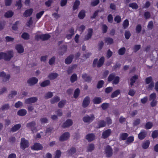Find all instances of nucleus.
Here are the masks:
<instances>
[{
  "label": "nucleus",
  "instance_id": "37998d69",
  "mask_svg": "<svg viewBox=\"0 0 158 158\" xmlns=\"http://www.w3.org/2000/svg\"><path fill=\"white\" fill-rule=\"evenodd\" d=\"M23 105V103L20 101H18L15 104V107L19 108L22 107Z\"/></svg>",
  "mask_w": 158,
  "mask_h": 158
},
{
  "label": "nucleus",
  "instance_id": "de8ad7c7",
  "mask_svg": "<svg viewBox=\"0 0 158 158\" xmlns=\"http://www.w3.org/2000/svg\"><path fill=\"white\" fill-rule=\"evenodd\" d=\"M127 136L128 135L126 133H123L120 135V138L123 140L126 139Z\"/></svg>",
  "mask_w": 158,
  "mask_h": 158
},
{
  "label": "nucleus",
  "instance_id": "cd10ccee",
  "mask_svg": "<svg viewBox=\"0 0 158 158\" xmlns=\"http://www.w3.org/2000/svg\"><path fill=\"white\" fill-rule=\"evenodd\" d=\"M138 76L135 75L133 77L130 79V85L132 86L134 83L135 82L136 79L138 78Z\"/></svg>",
  "mask_w": 158,
  "mask_h": 158
},
{
  "label": "nucleus",
  "instance_id": "69168bd1",
  "mask_svg": "<svg viewBox=\"0 0 158 158\" xmlns=\"http://www.w3.org/2000/svg\"><path fill=\"white\" fill-rule=\"evenodd\" d=\"M114 20L118 23L120 22L121 20L120 17L118 15L116 16L114 18Z\"/></svg>",
  "mask_w": 158,
  "mask_h": 158
},
{
  "label": "nucleus",
  "instance_id": "5fc2aeb1",
  "mask_svg": "<svg viewBox=\"0 0 158 158\" xmlns=\"http://www.w3.org/2000/svg\"><path fill=\"white\" fill-rule=\"evenodd\" d=\"M19 23V21H17L15 22V23L13 25V26L12 28V29L15 30L17 29L18 27V25Z\"/></svg>",
  "mask_w": 158,
  "mask_h": 158
},
{
  "label": "nucleus",
  "instance_id": "a19ab883",
  "mask_svg": "<svg viewBox=\"0 0 158 158\" xmlns=\"http://www.w3.org/2000/svg\"><path fill=\"white\" fill-rule=\"evenodd\" d=\"M105 42L107 44H110L113 43V40L111 38H107L105 39Z\"/></svg>",
  "mask_w": 158,
  "mask_h": 158
},
{
  "label": "nucleus",
  "instance_id": "58836bf2",
  "mask_svg": "<svg viewBox=\"0 0 158 158\" xmlns=\"http://www.w3.org/2000/svg\"><path fill=\"white\" fill-rule=\"evenodd\" d=\"M53 96V94L52 92H48L45 94V98L46 99H48L51 98Z\"/></svg>",
  "mask_w": 158,
  "mask_h": 158
},
{
  "label": "nucleus",
  "instance_id": "7c9ffc66",
  "mask_svg": "<svg viewBox=\"0 0 158 158\" xmlns=\"http://www.w3.org/2000/svg\"><path fill=\"white\" fill-rule=\"evenodd\" d=\"M77 78V76L76 74H73L71 76L70 81L71 82L73 83L76 81Z\"/></svg>",
  "mask_w": 158,
  "mask_h": 158
},
{
  "label": "nucleus",
  "instance_id": "c03bdc74",
  "mask_svg": "<svg viewBox=\"0 0 158 158\" xmlns=\"http://www.w3.org/2000/svg\"><path fill=\"white\" fill-rule=\"evenodd\" d=\"M80 91L78 89H77L75 90L74 94V98H76L78 96Z\"/></svg>",
  "mask_w": 158,
  "mask_h": 158
},
{
  "label": "nucleus",
  "instance_id": "49530a36",
  "mask_svg": "<svg viewBox=\"0 0 158 158\" xmlns=\"http://www.w3.org/2000/svg\"><path fill=\"white\" fill-rule=\"evenodd\" d=\"M59 98L58 97L56 96L54 98H53L51 100V102L52 103H55L56 102H58V101H59Z\"/></svg>",
  "mask_w": 158,
  "mask_h": 158
},
{
  "label": "nucleus",
  "instance_id": "6ab92c4d",
  "mask_svg": "<svg viewBox=\"0 0 158 158\" xmlns=\"http://www.w3.org/2000/svg\"><path fill=\"white\" fill-rule=\"evenodd\" d=\"M90 102V98L89 97H86L84 100L83 106L84 107L87 106Z\"/></svg>",
  "mask_w": 158,
  "mask_h": 158
},
{
  "label": "nucleus",
  "instance_id": "f257e3e1",
  "mask_svg": "<svg viewBox=\"0 0 158 158\" xmlns=\"http://www.w3.org/2000/svg\"><path fill=\"white\" fill-rule=\"evenodd\" d=\"M13 52L12 50L5 52H0V60L4 59L6 61H9L13 56Z\"/></svg>",
  "mask_w": 158,
  "mask_h": 158
},
{
  "label": "nucleus",
  "instance_id": "6e6d98bb",
  "mask_svg": "<svg viewBox=\"0 0 158 158\" xmlns=\"http://www.w3.org/2000/svg\"><path fill=\"white\" fill-rule=\"evenodd\" d=\"M158 135V131L156 130L152 132V136L153 138H156Z\"/></svg>",
  "mask_w": 158,
  "mask_h": 158
},
{
  "label": "nucleus",
  "instance_id": "4be33fe9",
  "mask_svg": "<svg viewBox=\"0 0 158 158\" xmlns=\"http://www.w3.org/2000/svg\"><path fill=\"white\" fill-rule=\"evenodd\" d=\"M15 48L19 53H22L24 51V48L21 45H17L16 46Z\"/></svg>",
  "mask_w": 158,
  "mask_h": 158
},
{
  "label": "nucleus",
  "instance_id": "0e129e2a",
  "mask_svg": "<svg viewBox=\"0 0 158 158\" xmlns=\"http://www.w3.org/2000/svg\"><path fill=\"white\" fill-rule=\"evenodd\" d=\"M66 102L65 101H62L60 102L58 104V106L59 107H62L65 104Z\"/></svg>",
  "mask_w": 158,
  "mask_h": 158
},
{
  "label": "nucleus",
  "instance_id": "7ed1b4c3",
  "mask_svg": "<svg viewBox=\"0 0 158 158\" xmlns=\"http://www.w3.org/2000/svg\"><path fill=\"white\" fill-rule=\"evenodd\" d=\"M104 61V58L103 57H101L98 62V59H95L93 62V66L95 67L97 66L98 67H100L102 65Z\"/></svg>",
  "mask_w": 158,
  "mask_h": 158
},
{
  "label": "nucleus",
  "instance_id": "e433bc0d",
  "mask_svg": "<svg viewBox=\"0 0 158 158\" xmlns=\"http://www.w3.org/2000/svg\"><path fill=\"white\" fill-rule=\"evenodd\" d=\"M82 77L85 81H89L90 80V77L88 76L86 74H83Z\"/></svg>",
  "mask_w": 158,
  "mask_h": 158
},
{
  "label": "nucleus",
  "instance_id": "dca6fc26",
  "mask_svg": "<svg viewBox=\"0 0 158 158\" xmlns=\"http://www.w3.org/2000/svg\"><path fill=\"white\" fill-rule=\"evenodd\" d=\"M33 9L31 8L26 10L24 13L23 15L26 17L30 16L33 12Z\"/></svg>",
  "mask_w": 158,
  "mask_h": 158
},
{
  "label": "nucleus",
  "instance_id": "f03ea898",
  "mask_svg": "<svg viewBox=\"0 0 158 158\" xmlns=\"http://www.w3.org/2000/svg\"><path fill=\"white\" fill-rule=\"evenodd\" d=\"M113 80V84H117L119 82V78L118 76H115L114 74H110L108 78V81H111Z\"/></svg>",
  "mask_w": 158,
  "mask_h": 158
},
{
  "label": "nucleus",
  "instance_id": "79ce46f5",
  "mask_svg": "<svg viewBox=\"0 0 158 158\" xmlns=\"http://www.w3.org/2000/svg\"><path fill=\"white\" fill-rule=\"evenodd\" d=\"M125 48H121L118 50V53L120 55H123L125 53Z\"/></svg>",
  "mask_w": 158,
  "mask_h": 158
},
{
  "label": "nucleus",
  "instance_id": "9d476101",
  "mask_svg": "<svg viewBox=\"0 0 158 158\" xmlns=\"http://www.w3.org/2000/svg\"><path fill=\"white\" fill-rule=\"evenodd\" d=\"M70 135L69 132H65L63 134L60 138V140L61 141H64L68 139Z\"/></svg>",
  "mask_w": 158,
  "mask_h": 158
},
{
  "label": "nucleus",
  "instance_id": "8fccbe9b",
  "mask_svg": "<svg viewBox=\"0 0 158 158\" xmlns=\"http://www.w3.org/2000/svg\"><path fill=\"white\" fill-rule=\"evenodd\" d=\"M22 37L25 40H27L29 38V35L27 33H24L22 35Z\"/></svg>",
  "mask_w": 158,
  "mask_h": 158
},
{
  "label": "nucleus",
  "instance_id": "0eeeda50",
  "mask_svg": "<svg viewBox=\"0 0 158 158\" xmlns=\"http://www.w3.org/2000/svg\"><path fill=\"white\" fill-rule=\"evenodd\" d=\"M0 77H2L3 81L6 82L8 80L10 77L9 74H6L4 72H2L1 73Z\"/></svg>",
  "mask_w": 158,
  "mask_h": 158
},
{
  "label": "nucleus",
  "instance_id": "f8f14e48",
  "mask_svg": "<svg viewBox=\"0 0 158 158\" xmlns=\"http://www.w3.org/2000/svg\"><path fill=\"white\" fill-rule=\"evenodd\" d=\"M73 124V121L72 120L68 119L63 123L62 126L64 127H67L72 126Z\"/></svg>",
  "mask_w": 158,
  "mask_h": 158
},
{
  "label": "nucleus",
  "instance_id": "ea45409f",
  "mask_svg": "<svg viewBox=\"0 0 158 158\" xmlns=\"http://www.w3.org/2000/svg\"><path fill=\"white\" fill-rule=\"evenodd\" d=\"M149 140H147L143 143V148L146 149L149 147Z\"/></svg>",
  "mask_w": 158,
  "mask_h": 158
},
{
  "label": "nucleus",
  "instance_id": "a878e982",
  "mask_svg": "<svg viewBox=\"0 0 158 158\" xmlns=\"http://www.w3.org/2000/svg\"><path fill=\"white\" fill-rule=\"evenodd\" d=\"M21 127V125L18 124L15 125L11 128V131L13 132H15L18 130Z\"/></svg>",
  "mask_w": 158,
  "mask_h": 158
},
{
  "label": "nucleus",
  "instance_id": "e2e57ef3",
  "mask_svg": "<svg viewBox=\"0 0 158 158\" xmlns=\"http://www.w3.org/2000/svg\"><path fill=\"white\" fill-rule=\"evenodd\" d=\"M44 11H41L37 13L36 15V18L38 19H40L43 15L44 13Z\"/></svg>",
  "mask_w": 158,
  "mask_h": 158
},
{
  "label": "nucleus",
  "instance_id": "473e14b6",
  "mask_svg": "<svg viewBox=\"0 0 158 158\" xmlns=\"http://www.w3.org/2000/svg\"><path fill=\"white\" fill-rule=\"evenodd\" d=\"M85 16V11L84 10H82L79 13L78 17L80 19H83Z\"/></svg>",
  "mask_w": 158,
  "mask_h": 158
},
{
  "label": "nucleus",
  "instance_id": "680f3d73",
  "mask_svg": "<svg viewBox=\"0 0 158 158\" xmlns=\"http://www.w3.org/2000/svg\"><path fill=\"white\" fill-rule=\"evenodd\" d=\"M128 25H129L128 21L127 19L125 20L124 21L123 24V26L124 27V28H126V27H128Z\"/></svg>",
  "mask_w": 158,
  "mask_h": 158
},
{
  "label": "nucleus",
  "instance_id": "423d86ee",
  "mask_svg": "<svg viewBox=\"0 0 158 158\" xmlns=\"http://www.w3.org/2000/svg\"><path fill=\"white\" fill-rule=\"evenodd\" d=\"M29 145L28 141L24 138L21 139L20 143L21 147L23 149H25L28 147Z\"/></svg>",
  "mask_w": 158,
  "mask_h": 158
},
{
  "label": "nucleus",
  "instance_id": "a211bd4d",
  "mask_svg": "<svg viewBox=\"0 0 158 158\" xmlns=\"http://www.w3.org/2000/svg\"><path fill=\"white\" fill-rule=\"evenodd\" d=\"M26 110L25 109H21L19 110L17 112V114L19 115L23 116L27 114Z\"/></svg>",
  "mask_w": 158,
  "mask_h": 158
},
{
  "label": "nucleus",
  "instance_id": "c756f323",
  "mask_svg": "<svg viewBox=\"0 0 158 158\" xmlns=\"http://www.w3.org/2000/svg\"><path fill=\"white\" fill-rule=\"evenodd\" d=\"M50 83V81L48 80H45L42 82L40 84L41 86L44 87L48 85Z\"/></svg>",
  "mask_w": 158,
  "mask_h": 158
},
{
  "label": "nucleus",
  "instance_id": "aec40b11",
  "mask_svg": "<svg viewBox=\"0 0 158 158\" xmlns=\"http://www.w3.org/2000/svg\"><path fill=\"white\" fill-rule=\"evenodd\" d=\"M93 32V29H89L88 30V33L85 37V40H88L91 38Z\"/></svg>",
  "mask_w": 158,
  "mask_h": 158
},
{
  "label": "nucleus",
  "instance_id": "bb28decb",
  "mask_svg": "<svg viewBox=\"0 0 158 158\" xmlns=\"http://www.w3.org/2000/svg\"><path fill=\"white\" fill-rule=\"evenodd\" d=\"M120 90H116L112 94L111 97L112 98L116 97L120 94Z\"/></svg>",
  "mask_w": 158,
  "mask_h": 158
},
{
  "label": "nucleus",
  "instance_id": "c9c22d12",
  "mask_svg": "<svg viewBox=\"0 0 158 158\" xmlns=\"http://www.w3.org/2000/svg\"><path fill=\"white\" fill-rule=\"evenodd\" d=\"M134 141V137L132 136H131L129 137L127 141H126V143L127 144H130L132 143Z\"/></svg>",
  "mask_w": 158,
  "mask_h": 158
},
{
  "label": "nucleus",
  "instance_id": "052dcab7",
  "mask_svg": "<svg viewBox=\"0 0 158 158\" xmlns=\"http://www.w3.org/2000/svg\"><path fill=\"white\" fill-rule=\"evenodd\" d=\"M32 23V18L31 17L30 18L28 21L27 22L26 25L28 27H30Z\"/></svg>",
  "mask_w": 158,
  "mask_h": 158
},
{
  "label": "nucleus",
  "instance_id": "2eb2a0df",
  "mask_svg": "<svg viewBox=\"0 0 158 158\" xmlns=\"http://www.w3.org/2000/svg\"><path fill=\"white\" fill-rule=\"evenodd\" d=\"M105 151L107 156L110 157L112 155V150L110 146H107L106 147Z\"/></svg>",
  "mask_w": 158,
  "mask_h": 158
},
{
  "label": "nucleus",
  "instance_id": "3c124183",
  "mask_svg": "<svg viewBox=\"0 0 158 158\" xmlns=\"http://www.w3.org/2000/svg\"><path fill=\"white\" fill-rule=\"evenodd\" d=\"M145 81L146 83L147 84H148L150 83L153 82L152 81V77H149L145 79Z\"/></svg>",
  "mask_w": 158,
  "mask_h": 158
},
{
  "label": "nucleus",
  "instance_id": "b1692460",
  "mask_svg": "<svg viewBox=\"0 0 158 158\" xmlns=\"http://www.w3.org/2000/svg\"><path fill=\"white\" fill-rule=\"evenodd\" d=\"M86 137L89 141H91L94 139L95 136L93 134H90L87 135Z\"/></svg>",
  "mask_w": 158,
  "mask_h": 158
},
{
  "label": "nucleus",
  "instance_id": "bf43d9fd",
  "mask_svg": "<svg viewBox=\"0 0 158 158\" xmlns=\"http://www.w3.org/2000/svg\"><path fill=\"white\" fill-rule=\"evenodd\" d=\"M75 151L76 150L75 148H72L68 152V155H72L75 152Z\"/></svg>",
  "mask_w": 158,
  "mask_h": 158
},
{
  "label": "nucleus",
  "instance_id": "774afa93",
  "mask_svg": "<svg viewBox=\"0 0 158 158\" xmlns=\"http://www.w3.org/2000/svg\"><path fill=\"white\" fill-rule=\"evenodd\" d=\"M108 21L110 23H112L113 21V18L112 16L111 15H110L108 17Z\"/></svg>",
  "mask_w": 158,
  "mask_h": 158
},
{
  "label": "nucleus",
  "instance_id": "9b49d317",
  "mask_svg": "<svg viewBox=\"0 0 158 158\" xmlns=\"http://www.w3.org/2000/svg\"><path fill=\"white\" fill-rule=\"evenodd\" d=\"M37 100V98L36 97H32L26 99L25 103L26 104L33 103L36 102Z\"/></svg>",
  "mask_w": 158,
  "mask_h": 158
},
{
  "label": "nucleus",
  "instance_id": "39448f33",
  "mask_svg": "<svg viewBox=\"0 0 158 158\" xmlns=\"http://www.w3.org/2000/svg\"><path fill=\"white\" fill-rule=\"evenodd\" d=\"M94 119V115L91 114L90 116L86 115L83 118V121L85 123H90Z\"/></svg>",
  "mask_w": 158,
  "mask_h": 158
},
{
  "label": "nucleus",
  "instance_id": "603ef678",
  "mask_svg": "<svg viewBox=\"0 0 158 158\" xmlns=\"http://www.w3.org/2000/svg\"><path fill=\"white\" fill-rule=\"evenodd\" d=\"M70 34L68 35L67 36V38L68 39H70L73 35V34L74 33V30L73 29H71L70 31Z\"/></svg>",
  "mask_w": 158,
  "mask_h": 158
},
{
  "label": "nucleus",
  "instance_id": "338daca9",
  "mask_svg": "<svg viewBox=\"0 0 158 158\" xmlns=\"http://www.w3.org/2000/svg\"><path fill=\"white\" fill-rule=\"evenodd\" d=\"M113 90L112 87H108L106 88L105 92L107 93H109L110 92Z\"/></svg>",
  "mask_w": 158,
  "mask_h": 158
},
{
  "label": "nucleus",
  "instance_id": "72a5a7b5",
  "mask_svg": "<svg viewBox=\"0 0 158 158\" xmlns=\"http://www.w3.org/2000/svg\"><path fill=\"white\" fill-rule=\"evenodd\" d=\"M153 124L151 122H148L146 123L145 125V127L146 129H148L151 128L153 126Z\"/></svg>",
  "mask_w": 158,
  "mask_h": 158
},
{
  "label": "nucleus",
  "instance_id": "13d9d810",
  "mask_svg": "<svg viewBox=\"0 0 158 158\" xmlns=\"http://www.w3.org/2000/svg\"><path fill=\"white\" fill-rule=\"evenodd\" d=\"M103 83L104 81L102 80L99 81L97 85V88H101L102 86Z\"/></svg>",
  "mask_w": 158,
  "mask_h": 158
},
{
  "label": "nucleus",
  "instance_id": "6e6552de",
  "mask_svg": "<svg viewBox=\"0 0 158 158\" xmlns=\"http://www.w3.org/2000/svg\"><path fill=\"white\" fill-rule=\"evenodd\" d=\"M43 147L42 145L39 143H35L31 146L32 149L35 150H39L42 149Z\"/></svg>",
  "mask_w": 158,
  "mask_h": 158
},
{
  "label": "nucleus",
  "instance_id": "c85d7f7f",
  "mask_svg": "<svg viewBox=\"0 0 158 158\" xmlns=\"http://www.w3.org/2000/svg\"><path fill=\"white\" fill-rule=\"evenodd\" d=\"M73 59V56H70L68 57L65 60V63L67 64H69L71 63Z\"/></svg>",
  "mask_w": 158,
  "mask_h": 158
},
{
  "label": "nucleus",
  "instance_id": "4468645a",
  "mask_svg": "<svg viewBox=\"0 0 158 158\" xmlns=\"http://www.w3.org/2000/svg\"><path fill=\"white\" fill-rule=\"evenodd\" d=\"M35 125V122L34 121H33L31 123H28L27 125V127H28L30 128L31 131H32L34 132V131H36V130L34 129V127Z\"/></svg>",
  "mask_w": 158,
  "mask_h": 158
},
{
  "label": "nucleus",
  "instance_id": "f3484780",
  "mask_svg": "<svg viewBox=\"0 0 158 158\" xmlns=\"http://www.w3.org/2000/svg\"><path fill=\"white\" fill-rule=\"evenodd\" d=\"M146 133L144 130L142 131L138 135V138L140 139H143L146 136Z\"/></svg>",
  "mask_w": 158,
  "mask_h": 158
},
{
  "label": "nucleus",
  "instance_id": "20e7f679",
  "mask_svg": "<svg viewBox=\"0 0 158 158\" xmlns=\"http://www.w3.org/2000/svg\"><path fill=\"white\" fill-rule=\"evenodd\" d=\"M50 37V35L48 34L40 35H37L35 37V39L37 40L40 39L43 40H48Z\"/></svg>",
  "mask_w": 158,
  "mask_h": 158
},
{
  "label": "nucleus",
  "instance_id": "4d7b16f0",
  "mask_svg": "<svg viewBox=\"0 0 158 158\" xmlns=\"http://www.w3.org/2000/svg\"><path fill=\"white\" fill-rule=\"evenodd\" d=\"M17 94V92L16 91L13 90L12 91L9 96L10 97H13Z\"/></svg>",
  "mask_w": 158,
  "mask_h": 158
},
{
  "label": "nucleus",
  "instance_id": "09e8293b",
  "mask_svg": "<svg viewBox=\"0 0 158 158\" xmlns=\"http://www.w3.org/2000/svg\"><path fill=\"white\" fill-rule=\"evenodd\" d=\"M156 94L155 93H152L151 94L149 97V100H155L156 98Z\"/></svg>",
  "mask_w": 158,
  "mask_h": 158
},
{
  "label": "nucleus",
  "instance_id": "5701e85b",
  "mask_svg": "<svg viewBox=\"0 0 158 158\" xmlns=\"http://www.w3.org/2000/svg\"><path fill=\"white\" fill-rule=\"evenodd\" d=\"M93 102L95 104H99L102 102V98L100 97H96L93 100Z\"/></svg>",
  "mask_w": 158,
  "mask_h": 158
},
{
  "label": "nucleus",
  "instance_id": "393cba45",
  "mask_svg": "<svg viewBox=\"0 0 158 158\" xmlns=\"http://www.w3.org/2000/svg\"><path fill=\"white\" fill-rule=\"evenodd\" d=\"M13 15L14 13L12 11L9 10L5 13L4 16L6 18H10L13 16Z\"/></svg>",
  "mask_w": 158,
  "mask_h": 158
},
{
  "label": "nucleus",
  "instance_id": "f704fd0d",
  "mask_svg": "<svg viewBox=\"0 0 158 158\" xmlns=\"http://www.w3.org/2000/svg\"><path fill=\"white\" fill-rule=\"evenodd\" d=\"M94 146L93 144H90L87 147V151L90 152L94 149Z\"/></svg>",
  "mask_w": 158,
  "mask_h": 158
},
{
  "label": "nucleus",
  "instance_id": "1a4fd4ad",
  "mask_svg": "<svg viewBox=\"0 0 158 158\" xmlns=\"http://www.w3.org/2000/svg\"><path fill=\"white\" fill-rule=\"evenodd\" d=\"M38 79L36 77H32L29 79L27 82L30 85H33L36 84L38 81Z\"/></svg>",
  "mask_w": 158,
  "mask_h": 158
},
{
  "label": "nucleus",
  "instance_id": "864d4df0",
  "mask_svg": "<svg viewBox=\"0 0 158 158\" xmlns=\"http://www.w3.org/2000/svg\"><path fill=\"white\" fill-rule=\"evenodd\" d=\"M106 123L103 121H100L98 123L99 127H103L105 126Z\"/></svg>",
  "mask_w": 158,
  "mask_h": 158
},
{
  "label": "nucleus",
  "instance_id": "2f4dec72",
  "mask_svg": "<svg viewBox=\"0 0 158 158\" xmlns=\"http://www.w3.org/2000/svg\"><path fill=\"white\" fill-rule=\"evenodd\" d=\"M80 4V2L79 0H76L74 4L73 9L75 10L77 9Z\"/></svg>",
  "mask_w": 158,
  "mask_h": 158
},
{
  "label": "nucleus",
  "instance_id": "412c9836",
  "mask_svg": "<svg viewBox=\"0 0 158 158\" xmlns=\"http://www.w3.org/2000/svg\"><path fill=\"white\" fill-rule=\"evenodd\" d=\"M58 75L56 73H53L50 74L48 76V77L51 80H54L56 78Z\"/></svg>",
  "mask_w": 158,
  "mask_h": 158
},
{
  "label": "nucleus",
  "instance_id": "ddd939ff",
  "mask_svg": "<svg viewBox=\"0 0 158 158\" xmlns=\"http://www.w3.org/2000/svg\"><path fill=\"white\" fill-rule=\"evenodd\" d=\"M111 132V131L110 129H108L103 131L102 134V138L104 139L107 138L110 135Z\"/></svg>",
  "mask_w": 158,
  "mask_h": 158
},
{
  "label": "nucleus",
  "instance_id": "a18cd8bd",
  "mask_svg": "<svg viewBox=\"0 0 158 158\" xmlns=\"http://www.w3.org/2000/svg\"><path fill=\"white\" fill-rule=\"evenodd\" d=\"M61 152L60 150H57L55 153V158H59L61 156Z\"/></svg>",
  "mask_w": 158,
  "mask_h": 158
},
{
  "label": "nucleus",
  "instance_id": "4c0bfd02",
  "mask_svg": "<svg viewBox=\"0 0 158 158\" xmlns=\"http://www.w3.org/2000/svg\"><path fill=\"white\" fill-rule=\"evenodd\" d=\"M129 6L133 9H135L138 8L137 4L135 3H132L129 4Z\"/></svg>",
  "mask_w": 158,
  "mask_h": 158
}]
</instances>
